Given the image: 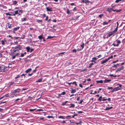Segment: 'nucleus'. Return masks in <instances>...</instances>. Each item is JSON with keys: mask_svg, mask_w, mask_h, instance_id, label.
Listing matches in <instances>:
<instances>
[{"mask_svg": "<svg viewBox=\"0 0 125 125\" xmlns=\"http://www.w3.org/2000/svg\"><path fill=\"white\" fill-rule=\"evenodd\" d=\"M4 96V97H8L9 96V94H6Z\"/></svg>", "mask_w": 125, "mask_h": 125, "instance_id": "nucleus-53", "label": "nucleus"}, {"mask_svg": "<svg viewBox=\"0 0 125 125\" xmlns=\"http://www.w3.org/2000/svg\"><path fill=\"white\" fill-rule=\"evenodd\" d=\"M96 82L97 83H103V81L102 80H101L100 81H97Z\"/></svg>", "mask_w": 125, "mask_h": 125, "instance_id": "nucleus-12", "label": "nucleus"}, {"mask_svg": "<svg viewBox=\"0 0 125 125\" xmlns=\"http://www.w3.org/2000/svg\"><path fill=\"white\" fill-rule=\"evenodd\" d=\"M0 6L4 9H6L7 8V7L6 6L0 4Z\"/></svg>", "mask_w": 125, "mask_h": 125, "instance_id": "nucleus-17", "label": "nucleus"}, {"mask_svg": "<svg viewBox=\"0 0 125 125\" xmlns=\"http://www.w3.org/2000/svg\"><path fill=\"white\" fill-rule=\"evenodd\" d=\"M26 18H23V20L22 19V21H26Z\"/></svg>", "mask_w": 125, "mask_h": 125, "instance_id": "nucleus-45", "label": "nucleus"}, {"mask_svg": "<svg viewBox=\"0 0 125 125\" xmlns=\"http://www.w3.org/2000/svg\"><path fill=\"white\" fill-rule=\"evenodd\" d=\"M104 15L103 14H100L99 15V17L100 18H102V17L104 16Z\"/></svg>", "mask_w": 125, "mask_h": 125, "instance_id": "nucleus-33", "label": "nucleus"}, {"mask_svg": "<svg viewBox=\"0 0 125 125\" xmlns=\"http://www.w3.org/2000/svg\"><path fill=\"white\" fill-rule=\"evenodd\" d=\"M115 89H113V90H112L111 91V92H113L114 91H117V90H116Z\"/></svg>", "mask_w": 125, "mask_h": 125, "instance_id": "nucleus-60", "label": "nucleus"}, {"mask_svg": "<svg viewBox=\"0 0 125 125\" xmlns=\"http://www.w3.org/2000/svg\"><path fill=\"white\" fill-rule=\"evenodd\" d=\"M84 43H83V44L82 45H81V47L82 48V49H83V48L84 47Z\"/></svg>", "mask_w": 125, "mask_h": 125, "instance_id": "nucleus-35", "label": "nucleus"}, {"mask_svg": "<svg viewBox=\"0 0 125 125\" xmlns=\"http://www.w3.org/2000/svg\"><path fill=\"white\" fill-rule=\"evenodd\" d=\"M20 90H21L20 89L18 88L16 90H15V91H16V93H19L20 92Z\"/></svg>", "mask_w": 125, "mask_h": 125, "instance_id": "nucleus-24", "label": "nucleus"}, {"mask_svg": "<svg viewBox=\"0 0 125 125\" xmlns=\"http://www.w3.org/2000/svg\"><path fill=\"white\" fill-rule=\"evenodd\" d=\"M42 78H40L38 79L36 81V82H40L42 81Z\"/></svg>", "mask_w": 125, "mask_h": 125, "instance_id": "nucleus-27", "label": "nucleus"}, {"mask_svg": "<svg viewBox=\"0 0 125 125\" xmlns=\"http://www.w3.org/2000/svg\"><path fill=\"white\" fill-rule=\"evenodd\" d=\"M43 35L42 34L38 36V38L40 40H41L42 38H44V37H42Z\"/></svg>", "mask_w": 125, "mask_h": 125, "instance_id": "nucleus-7", "label": "nucleus"}, {"mask_svg": "<svg viewBox=\"0 0 125 125\" xmlns=\"http://www.w3.org/2000/svg\"><path fill=\"white\" fill-rule=\"evenodd\" d=\"M108 22H106V21H104L103 22V23H102V24H103V25H105L108 24Z\"/></svg>", "mask_w": 125, "mask_h": 125, "instance_id": "nucleus-23", "label": "nucleus"}, {"mask_svg": "<svg viewBox=\"0 0 125 125\" xmlns=\"http://www.w3.org/2000/svg\"><path fill=\"white\" fill-rule=\"evenodd\" d=\"M114 89H115L117 90V91H118V90H120L121 89V88H119L118 87H115L114 88Z\"/></svg>", "mask_w": 125, "mask_h": 125, "instance_id": "nucleus-39", "label": "nucleus"}, {"mask_svg": "<svg viewBox=\"0 0 125 125\" xmlns=\"http://www.w3.org/2000/svg\"><path fill=\"white\" fill-rule=\"evenodd\" d=\"M37 21L39 23L40 22H42V20H37Z\"/></svg>", "mask_w": 125, "mask_h": 125, "instance_id": "nucleus-34", "label": "nucleus"}, {"mask_svg": "<svg viewBox=\"0 0 125 125\" xmlns=\"http://www.w3.org/2000/svg\"><path fill=\"white\" fill-rule=\"evenodd\" d=\"M122 42L123 44H124L125 43V38L122 40Z\"/></svg>", "mask_w": 125, "mask_h": 125, "instance_id": "nucleus-46", "label": "nucleus"}, {"mask_svg": "<svg viewBox=\"0 0 125 125\" xmlns=\"http://www.w3.org/2000/svg\"><path fill=\"white\" fill-rule=\"evenodd\" d=\"M65 53V52H62L60 53H58V54H63Z\"/></svg>", "mask_w": 125, "mask_h": 125, "instance_id": "nucleus-52", "label": "nucleus"}, {"mask_svg": "<svg viewBox=\"0 0 125 125\" xmlns=\"http://www.w3.org/2000/svg\"><path fill=\"white\" fill-rule=\"evenodd\" d=\"M117 43L118 44H120L121 43V41H120L118 40L117 41Z\"/></svg>", "mask_w": 125, "mask_h": 125, "instance_id": "nucleus-57", "label": "nucleus"}, {"mask_svg": "<svg viewBox=\"0 0 125 125\" xmlns=\"http://www.w3.org/2000/svg\"><path fill=\"white\" fill-rule=\"evenodd\" d=\"M16 93V91H15V90L12 92V94L14 95H15Z\"/></svg>", "mask_w": 125, "mask_h": 125, "instance_id": "nucleus-44", "label": "nucleus"}, {"mask_svg": "<svg viewBox=\"0 0 125 125\" xmlns=\"http://www.w3.org/2000/svg\"><path fill=\"white\" fill-rule=\"evenodd\" d=\"M2 44L3 45L5 44L4 41L2 40L1 41Z\"/></svg>", "mask_w": 125, "mask_h": 125, "instance_id": "nucleus-47", "label": "nucleus"}, {"mask_svg": "<svg viewBox=\"0 0 125 125\" xmlns=\"http://www.w3.org/2000/svg\"><path fill=\"white\" fill-rule=\"evenodd\" d=\"M20 37H14V38L15 39H17L19 38H20Z\"/></svg>", "mask_w": 125, "mask_h": 125, "instance_id": "nucleus-59", "label": "nucleus"}, {"mask_svg": "<svg viewBox=\"0 0 125 125\" xmlns=\"http://www.w3.org/2000/svg\"><path fill=\"white\" fill-rule=\"evenodd\" d=\"M97 59V58H96L95 57H94L92 58V59L93 60H96Z\"/></svg>", "mask_w": 125, "mask_h": 125, "instance_id": "nucleus-64", "label": "nucleus"}, {"mask_svg": "<svg viewBox=\"0 0 125 125\" xmlns=\"http://www.w3.org/2000/svg\"><path fill=\"white\" fill-rule=\"evenodd\" d=\"M124 67L123 66H122L121 67L117 69L116 70V72H117L118 71H120L121 70H123L124 69Z\"/></svg>", "mask_w": 125, "mask_h": 125, "instance_id": "nucleus-2", "label": "nucleus"}, {"mask_svg": "<svg viewBox=\"0 0 125 125\" xmlns=\"http://www.w3.org/2000/svg\"><path fill=\"white\" fill-rule=\"evenodd\" d=\"M77 113L78 114H80V113H83V112L82 111H77Z\"/></svg>", "mask_w": 125, "mask_h": 125, "instance_id": "nucleus-56", "label": "nucleus"}, {"mask_svg": "<svg viewBox=\"0 0 125 125\" xmlns=\"http://www.w3.org/2000/svg\"><path fill=\"white\" fill-rule=\"evenodd\" d=\"M67 13L68 14H69L71 13L70 12V10H68V9L67 10Z\"/></svg>", "mask_w": 125, "mask_h": 125, "instance_id": "nucleus-40", "label": "nucleus"}, {"mask_svg": "<svg viewBox=\"0 0 125 125\" xmlns=\"http://www.w3.org/2000/svg\"><path fill=\"white\" fill-rule=\"evenodd\" d=\"M19 12L18 14L19 15H20L21 14V13L23 12V11L22 10H19Z\"/></svg>", "mask_w": 125, "mask_h": 125, "instance_id": "nucleus-15", "label": "nucleus"}, {"mask_svg": "<svg viewBox=\"0 0 125 125\" xmlns=\"http://www.w3.org/2000/svg\"><path fill=\"white\" fill-rule=\"evenodd\" d=\"M17 1H14L13 2V5H15L17 4Z\"/></svg>", "mask_w": 125, "mask_h": 125, "instance_id": "nucleus-36", "label": "nucleus"}, {"mask_svg": "<svg viewBox=\"0 0 125 125\" xmlns=\"http://www.w3.org/2000/svg\"><path fill=\"white\" fill-rule=\"evenodd\" d=\"M20 28V27L18 26L17 27L13 29L15 30V31H17Z\"/></svg>", "mask_w": 125, "mask_h": 125, "instance_id": "nucleus-19", "label": "nucleus"}, {"mask_svg": "<svg viewBox=\"0 0 125 125\" xmlns=\"http://www.w3.org/2000/svg\"><path fill=\"white\" fill-rule=\"evenodd\" d=\"M26 49L27 50V52H30V48L29 47H27L26 48Z\"/></svg>", "mask_w": 125, "mask_h": 125, "instance_id": "nucleus-26", "label": "nucleus"}, {"mask_svg": "<svg viewBox=\"0 0 125 125\" xmlns=\"http://www.w3.org/2000/svg\"><path fill=\"white\" fill-rule=\"evenodd\" d=\"M72 90L71 91V92L72 93H74L76 92V89H72Z\"/></svg>", "mask_w": 125, "mask_h": 125, "instance_id": "nucleus-16", "label": "nucleus"}, {"mask_svg": "<svg viewBox=\"0 0 125 125\" xmlns=\"http://www.w3.org/2000/svg\"><path fill=\"white\" fill-rule=\"evenodd\" d=\"M0 72H5V70L4 69V68L2 69V68H1L0 69Z\"/></svg>", "mask_w": 125, "mask_h": 125, "instance_id": "nucleus-28", "label": "nucleus"}, {"mask_svg": "<svg viewBox=\"0 0 125 125\" xmlns=\"http://www.w3.org/2000/svg\"><path fill=\"white\" fill-rule=\"evenodd\" d=\"M47 11H52V8H50L49 7H46V8Z\"/></svg>", "mask_w": 125, "mask_h": 125, "instance_id": "nucleus-4", "label": "nucleus"}, {"mask_svg": "<svg viewBox=\"0 0 125 125\" xmlns=\"http://www.w3.org/2000/svg\"><path fill=\"white\" fill-rule=\"evenodd\" d=\"M108 61L106 59L104 60L101 61V63L102 64H103L104 63Z\"/></svg>", "mask_w": 125, "mask_h": 125, "instance_id": "nucleus-6", "label": "nucleus"}, {"mask_svg": "<svg viewBox=\"0 0 125 125\" xmlns=\"http://www.w3.org/2000/svg\"><path fill=\"white\" fill-rule=\"evenodd\" d=\"M66 94V93L64 91H63V92L62 93L59 94V96H61V95H65V94Z\"/></svg>", "mask_w": 125, "mask_h": 125, "instance_id": "nucleus-21", "label": "nucleus"}, {"mask_svg": "<svg viewBox=\"0 0 125 125\" xmlns=\"http://www.w3.org/2000/svg\"><path fill=\"white\" fill-rule=\"evenodd\" d=\"M121 0H116L115 1V2L116 3H118V2H119L120 1H121Z\"/></svg>", "mask_w": 125, "mask_h": 125, "instance_id": "nucleus-49", "label": "nucleus"}, {"mask_svg": "<svg viewBox=\"0 0 125 125\" xmlns=\"http://www.w3.org/2000/svg\"><path fill=\"white\" fill-rule=\"evenodd\" d=\"M31 70H32V69H31V68H29L28 69L26 70L25 72L26 73H28L30 72L31 71Z\"/></svg>", "mask_w": 125, "mask_h": 125, "instance_id": "nucleus-8", "label": "nucleus"}, {"mask_svg": "<svg viewBox=\"0 0 125 125\" xmlns=\"http://www.w3.org/2000/svg\"><path fill=\"white\" fill-rule=\"evenodd\" d=\"M113 57V55H111V56L109 57H108L107 59L108 61L110 59L112 58Z\"/></svg>", "mask_w": 125, "mask_h": 125, "instance_id": "nucleus-31", "label": "nucleus"}, {"mask_svg": "<svg viewBox=\"0 0 125 125\" xmlns=\"http://www.w3.org/2000/svg\"><path fill=\"white\" fill-rule=\"evenodd\" d=\"M76 7H74L73 9V11H76Z\"/></svg>", "mask_w": 125, "mask_h": 125, "instance_id": "nucleus-55", "label": "nucleus"}, {"mask_svg": "<svg viewBox=\"0 0 125 125\" xmlns=\"http://www.w3.org/2000/svg\"><path fill=\"white\" fill-rule=\"evenodd\" d=\"M54 37V36H48L47 38V39H50L52 38H53Z\"/></svg>", "mask_w": 125, "mask_h": 125, "instance_id": "nucleus-32", "label": "nucleus"}, {"mask_svg": "<svg viewBox=\"0 0 125 125\" xmlns=\"http://www.w3.org/2000/svg\"><path fill=\"white\" fill-rule=\"evenodd\" d=\"M90 2V1L88 0H85L83 3H85V4H87V3H88Z\"/></svg>", "mask_w": 125, "mask_h": 125, "instance_id": "nucleus-14", "label": "nucleus"}, {"mask_svg": "<svg viewBox=\"0 0 125 125\" xmlns=\"http://www.w3.org/2000/svg\"><path fill=\"white\" fill-rule=\"evenodd\" d=\"M118 27H116V28L112 32L113 33H115L117 31V30Z\"/></svg>", "mask_w": 125, "mask_h": 125, "instance_id": "nucleus-18", "label": "nucleus"}, {"mask_svg": "<svg viewBox=\"0 0 125 125\" xmlns=\"http://www.w3.org/2000/svg\"><path fill=\"white\" fill-rule=\"evenodd\" d=\"M111 80L110 79L108 80L107 79H105L104 81V83H105L107 82H110Z\"/></svg>", "mask_w": 125, "mask_h": 125, "instance_id": "nucleus-9", "label": "nucleus"}, {"mask_svg": "<svg viewBox=\"0 0 125 125\" xmlns=\"http://www.w3.org/2000/svg\"><path fill=\"white\" fill-rule=\"evenodd\" d=\"M47 117L50 118H52L53 117L52 116H48Z\"/></svg>", "mask_w": 125, "mask_h": 125, "instance_id": "nucleus-62", "label": "nucleus"}, {"mask_svg": "<svg viewBox=\"0 0 125 125\" xmlns=\"http://www.w3.org/2000/svg\"><path fill=\"white\" fill-rule=\"evenodd\" d=\"M48 16H46V18L45 19V20L46 21H47L48 20Z\"/></svg>", "mask_w": 125, "mask_h": 125, "instance_id": "nucleus-63", "label": "nucleus"}, {"mask_svg": "<svg viewBox=\"0 0 125 125\" xmlns=\"http://www.w3.org/2000/svg\"><path fill=\"white\" fill-rule=\"evenodd\" d=\"M102 96H100L98 99H97V101H102Z\"/></svg>", "mask_w": 125, "mask_h": 125, "instance_id": "nucleus-20", "label": "nucleus"}, {"mask_svg": "<svg viewBox=\"0 0 125 125\" xmlns=\"http://www.w3.org/2000/svg\"><path fill=\"white\" fill-rule=\"evenodd\" d=\"M79 17V16H78L76 17H74V19L75 20H76V19L78 18Z\"/></svg>", "mask_w": 125, "mask_h": 125, "instance_id": "nucleus-37", "label": "nucleus"}, {"mask_svg": "<svg viewBox=\"0 0 125 125\" xmlns=\"http://www.w3.org/2000/svg\"><path fill=\"white\" fill-rule=\"evenodd\" d=\"M58 118H62L63 119H65V118L63 116H60L58 117Z\"/></svg>", "mask_w": 125, "mask_h": 125, "instance_id": "nucleus-30", "label": "nucleus"}, {"mask_svg": "<svg viewBox=\"0 0 125 125\" xmlns=\"http://www.w3.org/2000/svg\"><path fill=\"white\" fill-rule=\"evenodd\" d=\"M25 35H23L21 37V39H24V38L25 37Z\"/></svg>", "mask_w": 125, "mask_h": 125, "instance_id": "nucleus-54", "label": "nucleus"}, {"mask_svg": "<svg viewBox=\"0 0 125 125\" xmlns=\"http://www.w3.org/2000/svg\"><path fill=\"white\" fill-rule=\"evenodd\" d=\"M36 109H29V111L30 112H32L35 110Z\"/></svg>", "mask_w": 125, "mask_h": 125, "instance_id": "nucleus-41", "label": "nucleus"}, {"mask_svg": "<svg viewBox=\"0 0 125 125\" xmlns=\"http://www.w3.org/2000/svg\"><path fill=\"white\" fill-rule=\"evenodd\" d=\"M112 10L114 11H116L117 12H118L120 11L121 10H120V9L118 10H116V9L115 10L112 9Z\"/></svg>", "mask_w": 125, "mask_h": 125, "instance_id": "nucleus-10", "label": "nucleus"}, {"mask_svg": "<svg viewBox=\"0 0 125 125\" xmlns=\"http://www.w3.org/2000/svg\"><path fill=\"white\" fill-rule=\"evenodd\" d=\"M72 84H75V85L76 86L77 85V84L76 83V82H73V83H72Z\"/></svg>", "mask_w": 125, "mask_h": 125, "instance_id": "nucleus-38", "label": "nucleus"}, {"mask_svg": "<svg viewBox=\"0 0 125 125\" xmlns=\"http://www.w3.org/2000/svg\"><path fill=\"white\" fill-rule=\"evenodd\" d=\"M37 111H42L43 110L42 109H38L37 110Z\"/></svg>", "mask_w": 125, "mask_h": 125, "instance_id": "nucleus-61", "label": "nucleus"}, {"mask_svg": "<svg viewBox=\"0 0 125 125\" xmlns=\"http://www.w3.org/2000/svg\"><path fill=\"white\" fill-rule=\"evenodd\" d=\"M68 102V101H66L65 102H64L62 103V105H63L64 106Z\"/></svg>", "mask_w": 125, "mask_h": 125, "instance_id": "nucleus-25", "label": "nucleus"}, {"mask_svg": "<svg viewBox=\"0 0 125 125\" xmlns=\"http://www.w3.org/2000/svg\"><path fill=\"white\" fill-rule=\"evenodd\" d=\"M117 85H119V87L120 88H121L122 87V85L121 84L118 83L117 84Z\"/></svg>", "mask_w": 125, "mask_h": 125, "instance_id": "nucleus-50", "label": "nucleus"}, {"mask_svg": "<svg viewBox=\"0 0 125 125\" xmlns=\"http://www.w3.org/2000/svg\"><path fill=\"white\" fill-rule=\"evenodd\" d=\"M112 10V8H108L107 9V11L109 12H111V10Z\"/></svg>", "mask_w": 125, "mask_h": 125, "instance_id": "nucleus-13", "label": "nucleus"}, {"mask_svg": "<svg viewBox=\"0 0 125 125\" xmlns=\"http://www.w3.org/2000/svg\"><path fill=\"white\" fill-rule=\"evenodd\" d=\"M70 106L69 108H72V107H74L75 106V105L74 104H70Z\"/></svg>", "mask_w": 125, "mask_h": 125, "instance_id": "nucleus-11", "label": "nucleus"}, {"mask_svg": "<svg viewBox=\"0 0 125 125\" xmlns=\"http://www.w3.org/2000/svg\"><path fill=\"white\" fill-rule=\"evenodd\" d=\"M22 47L21 45H19L16 46L14 49L13 50V51L14 52H16V51H19L21 49Z\"/></svg>", "mask_w": 125, "mask_h": 125, "instance_id": "nucleus-1", "label": "nucleus"}, {"mask_svg": "<svg viewBox=\"0 0 125 125\" xmlns=\"http://www.w3.org/2000/svg\"><path fill=\"white\" fill-rule=\"evenodd\" d=\"M15 52H14L13 51V52H11L10 55L12 56V59H14L15 58L16 56L15 54V55L14 54L15 53H14Z\"/></svg>", "mask_w": 125, "mask_h": 125, "instance_id": "nucleus-3", "label": "nucleus"}, {"mask_svg": "<svg viewBox=\"0 0 125 125\" xmlns=\"http://www.w3.org/2000/svg\"><path fill=\"white\" fill-rule=\"evenodd\" d=\"M107 34H108V37H110L112 35H113V34L114 33L112 32H110L108 33H107Z\"/></svg>", "mask_w": 125, "mask_h": 125, "instance_id": "nucleus-5", "label": "nucleus"}, {"mask_svg": "<svg viewBox=\"0 0 125 125\" xmlns=\"http://www.w3.org/2000/svg\"><path fill=\"white\" fill-rule=\"evenodd\" d=\"M18 10H16L15 11L14 13L13 14V15L14 16H15L16 14H18Z\"/></svg>", "mask_w": 125, "mask_h": 125, "instance_id": "nucleus-22", "label": "nucleus"}, {"mask_svg": "<svg viewBox=\"0 0 125 125\" xmlns=\"http://www.w3.org/2000/svg\"><path fill=\"white\" fill-rule=\"evenodd\" d=\"M16 56H17V57H19V55H20V54L19 53H16L15 54Z\"/></svg>", "mask_w": 125, "mask_h": 125, "instance_id": "nucleus-42", "label": "nucleus"}, {"mask_svg": "<svg viewBox=\"0 0 125 125\" xmlns=\"http://www.w3.org/2000/svg\"><path fill=\"white\" fill-rule=\"evenodd\" d=\"M94 64V63H90L89 64V66H88V67L89 68H91L92 67V65Z\"/></svg>", "mask_w": 125, "mask_h": 125, "instance_id": "nucleus-29", "label": "nucleus"}, {"mask_svg": "<svg viewBox=\"0 0 125 125\" xmlns=\"http://www.w3.org/2000/svg\"><path fill=\"white\" fill-rule=\"evenodd\" d=\"M112 67L116 68L117 67V66H116V64H114L112 66Z\"/></svg>", "mask_w": 125, "mask_h": 125, "instance_id": "nucleus-51", "label": "nucleus"}, {"mask_svg": "<svg viewBox=\"0 0 125 125\" xmlns=\"http://www.w3.org/2000/svg\"><path fill=\"white\" fill-rule=\"evenodd\" d=\"M76 52V50L75 49H73V52Z\"/></svg>", "mask_w": 125, "mask_h": 125, "instance_id": "nucleus-58", "label": "nucleus"}, {"mask_svg": "<svg viewBox=\"0 0 125 125\" xmlns=\"http://www.w3.org/2000/svg\"><path fill=\"white\" fill-rule=\"evenodd\" d=\"M24 56V54L23 53H21V55L19 56V57H23Z\"/></svg>", "mask_w": 125, "mask_h": 125, "instance_id": "nucleus-43", "label": "nucleus"}, {"mask_svg": "<svg viewBox=\"0 0 125 125\" xmlns=\"http://www.w3.org/2000/svg\"><path fill=\"white\" fill-rule=\"evenodd\" d=\"M83 102V99L81 100L80 101V102L79 103V104H81Z\"/></svg>", "mask_w": 125, "mask_h": 125, "instance_id": "nucleus-48", "label": "nucleus"}]
</instances>
